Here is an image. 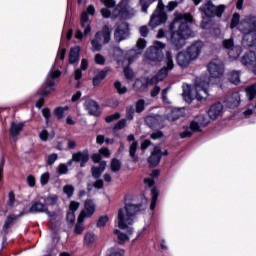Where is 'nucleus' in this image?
<instances>
[{"instance_id": "23", "label": "nucleus", "mask_w": 256, "mask_h": 256, "mask_svg": "<svg viewBox=\"0 0 256 256\" xmlns=\"http://www.w3.org/2000/svg\"><path fill=\"white\" fill-rule=\"evenodd\" d=\"M165 117L167 121H177V119L183 117V108H168Z\"/></svg>"}, {"instance_id": "31", "label": "nucleus", "mask_w": 256, "mask_h": 256, "mask_svg": "<svg viewBox=\"0 0 256 256\" xmlns=\"http://www.w3.org/2000/svg\"><path fill=\"white\" fill-rule=\"evenodd\" d=\"M132 234H133V228H128V234L122 233L119 230L114 231V235H117L119 243H126V241H129V237Z\"/></svg>"}, {"instance_id": "57", "label": "nucleus", "mask_w": 256, "mask_h": 256, "mask_svg": "<svg viewBox=\"0 0 256 256\" xmlns=\"http://www.w3.org/2000/svg\"><path fill=\"white\" fill-rule=\"evenodd\" d=\"M108 256H123V250L118 248H112Z\"/></svg>"}, {"instance_id": "40", "label": "nucleus", "mask_w": 256, "mask_h": 256, "mask_svg": "<svg viewBox=\"0 0 256 256\" xmlns=\"http://www.w3.org/2000/svg\"><path fill=\"white\" fill-rule=\"evenodd\" d=\"M96 237L95 234L88 232L85 234L84 236V244L86 245H93V243H95Z\"/></svg>"}, {"instance_id": "37", "label": "nucleus", "mask_w": 256, "mask_h": 256, "mask_svg": "<svg viewBox=\"0 0 256 256\" xmlns=\"http://www.w3.org/2000/svg\"><path fill=\"white\" fill-rule=\"evenodd\" d=\"M55 137V131L48 132L47 130H42L40 132L41 141H49V139H53Z\"/></svg>"}, {"instance_id": "55", "label": "nucleus", "mask_w": 256, "mask_h": 256, "mask_svg": "<svg viewBox=\"0 0 256 256\" xmlns=\"http://www.w3.org/2000/svg\"><path fill=\"white\" fill-rule=\"evenodd\" d=\"M41 185H47L49 183V173L45 172L40 177Z\"/></svg>"}, {"instance_id": "32", "label": "nucleus", "mask_w": 256, "mask_h": 256, "mask_svg": "<svg viewBox=\"0 0 256 256\" xmlns=\"http://www.w3.org/2000/svg\"><path fill=\"white\" fill-rule=\"evenodd\" d=\"M138 147L139 143L137 141H133L129 147V155L134 163H137V161H139V157L136 154Z\"/></svg>"}, {"instance_id": "14", "label": "nucleus", "mask_w": 256, "mask_h": 256, "mask_svg": "<svg viewBox=\"0 0 256 256\" xmlns=\"http://www.w3.org/2000/svg\"><path fill=\"white\" fill-rule=\"evenodd\" d=\"M89 15H95V6L89 5L86 12H82L81 15V27L84 29V36L87 37L91 33V24L89 23Z\"/></svg>"}, {"instance_id": "56", "label": "nucleus", "mask_w": 256, "mask_h": 256, "mask_svg": "<svg viewBox=\"0 0 256 256\" xmlns=\"http://www.w3.org/2000/svg\"><path fill=\"white\" fill-rule=\"evenodd\" d=\"M136 47H137L139 50H143V49H145V47H147V42L145 41V39L140 38V39L137 41Z\"/></svg>"}, {"instance_id": "30", "label": "nucleus", "mask_w": 256, "mask_h": 256, "mask_svg": "<svg viewBox=\"0 0 256 256\" xmlns=\"http://www.w3.org/2000/svg\"><path fill=\"white\" fill-rule=\"evenodd\" d=\"M106 167L107 162L105 161L100 162L98 167H92V177H94V179H99L103 171H105Z\"/></svg>"}, {"instance_id": "39", "label": "nucleus", "mask_w": 256, "mask_h": 256, "mask_svg": "<svg viewBox=\"0 0 256 256\" xmlns=\"http://www.w3.org/2000/svg\"><path fill=\"white\" fill-rule=\"evenodd\" d=\"M107 77V71L102 70L100 71L94 78H93V85H99L103 79Z\"/></svg>"}, {"instance_id": "33", "label": "nucleus", "mask_w": 256, "mask_h": 256, "mask_svg": "<svg viewBox=\"0 0 256 256\" xmlns=\"http://www.w3.org/2000/svg\"><path fill=\"white\" fill-rule=\"evenodd\" d=\"M146 123L149 127H155V125H161V116L159 115H150L146 117Z\"/></svg>"}, {"instance_id": "51", "label": "nucleus", "mask_w": 256, "mask_h": 256, "mask_svg": "<svg viewBox=\"0 0 256 256\" xmlns=\"http://www.w3.org/2000/svg\"><path fill=\"white\" fill-rule=\"evenodd\" d=\"M94 61L97 65H105V57L101 54H96Z\"/></svg>"}, {"instance_id": "47", "label": "nucleus", "mask_w": 256, "mask_h": 256, "mask_svg": "<svg viewBox=\"0 0 256 256\" xmlns=\"http://www.w3.org/2000/svg\"><path fill=\"white\" fill-rule=\"evenodd\" d=\"M84 229L85 228L83 227V221H79V216H78V223L75 226L74 232L76 233V235H81Z\"/></svg>"}, {"instance_id": "54", "label": "nucleus", "mask_w": 256, "mask_h": 256, "mask_svg": "<svg viewBox=\"0 0 256 256\" xmlns=\"http://www.w3.org/2000/svg\"><path fill=\"white\" fill-rule=\"evenodd\" d=\"M121 114L115 113L108 117H106V123H112V121H117V119H120Z\"/></svg>"}, {"instance_id": "7", "label": "nucleus", "mask_w": 256, "mask_h": 256, "mask_svg": "<svg viewBox=\"0 0 256 256\" xmlns=\"http://www.w3.org/2000/svg\"><path fill=\"white\" fill-rule=\"evenodd\" d=\"M141 55V51L137 50H130L127 53H125L121 48L116 47L114 48V57L119 65L129 66L135 59H137Z\"/></svg>"}, {"instance_id": "1", "label": "nucleus", "mask_w": 256, "mask_h": 256, "mask_svg": "<svg viewBox=\"0 0 256 256\" xmlns=\"http://www.w3.org/2000/svg\"><path fill=\"white\" fill-rule=\"evenodd\" d=\"M189 23H193L191 14H176L174 21L170 24V31H172L171 43L175 49H183L185 39L193 37V31H191Z\"/></svg>"}, {"instance_id": "29", "label": "nucleus", "mask_w": 256, "mask_h": 256, "mask_svg": "<svg viewBox=\"0 0 256 256\" xmlns=\"http://www.w3.org/2000/svg\"><path fill=\"white\" fill-rule=\"evenodd\" d=\"M47 211V205L41 202H33L29 212L30 213H45Z\"/></svg>"}, {"instance_id": "38", "label": "nucleus", "mask_w": 256, "mask_h": 256, "mask_svg": "<svg viewBox=\"0 0 256 256\" xmlns=\"http://www.w3.org/2000/svg\"><path fill=\"white\" fill-rule=\"evenodd\" d=\"M229 81H231V83H233L234 85H239V83H241L239 71L230 72Z\"/></svg>"}, {"instance_id": "18", "label": "nucleus", "mask_w": 256, "mask_h": 256, "mask_svg": "<svg viewBox=\"0 0 256 256\" xmlns=\"http://www.w3.org/2000/svg\"><path fill=\"white\" fill-rule=\"evenodd\" d=\"M242 65L248 67L249 69H253L254 73H256V55L255 52L250 51L246 53L241 59Z\"/></svg>"}, {"instance_id": "61", "label": "nucleus", "mask_w": 256, "mask_h": 256, "mask_svg": "<svg viewBox=\"0 0 256 256\" xmlns=\"http://www.w3.org/2000/svg\"><path fill=\"white\" fill-rule=\"evenodd\" d=\"M79 203L78 202H75V201H72L71 203H70V207H69V211L71 212V213H75V211H77V209H79Z\"/></svg>"}, {"instance_id": "21", "label": "nucleus", "mask_w": 256, "mask_h": 256, "mask_svg": "<svg viewBox=\"0 0 256 256\" xmlns=\"http://www.w3.org/2000/svg\"><path fill=\"white\" fill-rule=\"evenodd\" d=\"M201 49H203V42L198 41L192 44L187 51V54L190 56V59L195 60L199 57V53H201Z\"/></svg>"}, {"instance_id": "22", "label": "nucleus", "mask_w": 256, "mask_h": 256, "mask_svg": "<svg viewBox=\"0 0 256 256\" xmlns=\"http://www.w3.org/2000/svg\"><path fill=\"white\" fill-rule=\"evenodd\" d=\"M226 106L229 109H235V107H239V103H241V96L239 92H234L232 95L228 96L225 100Z\"/></svg>"}, {"instance_id": "24", "label": "nucleus", "mask_w": 256, "mask_h": 256, "mask_svg": "<svg viewBox=\"0 0 256 256\" xmlns=\"http://www.w3.org/2000/svg\"><path fill=\"white\" fill-rule=\"evenodd\" d=\"M221 113H223V104L216 103L210 107L208 116L210 119H212V121H215V119H217Z\"/></svg>"}, {"instance_id": "28", "label": "nucleus", "mask_w": 256, "mask_h": 256, "mask_svg": "<svg viewBox=\"0 0 256 256\" xmlns=\"http://www.w3.org/2000/svg\"><path fill=\"white\" fill-rule=\"evenodd\" d=\"M84 107L88 110L90 115H98L99 113V104H97V102L94 100H86Z\"/></svg>"}, {"instance_id": "19", "label": "nucleus", "mask_w": 256, "mask_h": 256, "mask_svg": "<svg viewBox=\"0 0 256 256\" xmlns=\"http://www.w3.org/2000/svg\"><path fill=\"white\" fill-rule=\"evenodd\" d=\"M73 155V161L75 163H80L81 167H85V164L89 162V150L79 151Z\"/></svg>"}, {"instance_id": "6", "label": "nucleus", "mask_w": 256, "mask_h": 256, "mask_svg": "<svg viewBox=\"0 0 256 256\" xmlns=\"http://www.w3.org/2000/svg\"><path fill=\"white\" fill-rule=\"evenodd\" d=\"M141 205L126 204L124 208L118 211V227L119 229H127V225H133L135 215L140 209Z\"/></svg>"}, {"instance_id": "36", "label": "nucleus", "mask_w": 256, "mask_h": 256, "mask_svg": "<svg viewBox=\"0 0 256 256\" xmlns=\"http://www.w3.org/2000/svg\"><path fill=\"white\" fill-rule=\"evenodd\" d=\"M246 94L249 101H253L256 97V83L246 88Z\"/></svg>"}, {"instance_id": "60", "label": "nucleus", "mask_w": 256, "mask_h": 256, "mask_svg": "<svg viewBox=\"0 0 256 256\" xmlns=\"http://www.w3.org/2000/svg\"><path fill=\"white\" fill-rule=\"evenodd\" d=\"M126 126H127V120L122 119V120H120V121L115 125L114 129H117V130H119V129H124V127H126Z\"/></svg>"}, {"instance_id": "27", "label": "nucleus", "mask_w": 256, "mask_h": 256, "mask_svg": "<svg viewBox=\"0 0 256 256\" xmlns=\"http://www.w3.org/2000/svg\"><path fill=\"white\" fill-rule=\"evenodd\" d=\"M79 53H81V47L75 46L71 48L70 54H69L70 65H77V63H79Z\"/></svg>"}, {"instance_id": "15", "label": "nucleus", "mask_w": 256, "mask_h": 256, "mask_svg": "<svg viewBox=\"0 0 256 256\" xmlns=\"http://www.w3.org/2000/svg\"><path fill=\"white\" fill-rule=\"evenodd\" d=\"M222 45L224 49L227 50L230 59H237L243 51L240 46H235L233 38L223 40Z\"/></svg>"}, {"instance_id": "44", "label": "nucleus", "mask_w": 256, "mask_h": 256, "mask_svg": "<svg viewBox=\"0 0 256 256\" xmlns=\"http://www.w3.org/2000/svg\"><path fill=\"white\" fill-rule=\"evenodd\" d=\"M114 87H115V89L117 90V92H118L120 95H123L124 93H127V87L122 86V85H121V82H119V81H116V82H115Z\"/></svg>"}, {"instance_id": "11", "label": "nucleus", "mask_w": 256, "mask_h": 256, "mask_svg": "<svg viewBox=\"0 0 256 256\" xmlns=\"http://www.w3.org/2000/svg\"><path fill=\"white\" fill-rule=\"evenodd\" d=\"M206 125H209V120L205 119V116H199L198 122L192 121L190 127L180 133L181 139H187V137H191L195 131H201V128L205 127Z\"/></svg>"}, {"instance_id": "3", "label": "nucleus", "mask_w": 256, "mask_h": 256, "mask_svg": "<svg viewBox=\"0 0 256 256\" xmlns=\"http://www.w3.org/2000/svg\"><path fill=\"white\" fill-rule=\"evenodd\" d=\"M165 64L166 66L163 67L156 76L152 78H142L137 79L134 83V89L135 91H139L140 93H143V91H147L149 87L153 85H157L159 81H163L165 77H167L169 71H171L175 67V63L173 62V55H171V52H166L165 57Z\"/></svg>"}, {"instance_id": "50", "label": "nucleus", "mask_w": 256, "mask_h": 256, "mask_svg": "<svg viewBox=\"0 0 256 256\" xmlns=\"http://www.w3.org/2000/svg\"><path fill=\"white\" fill-rule=\"evenodd\" d=\"M151 3H152L151 0H140L143 13H147V9H149V5H151Z\"/></svg>"}, {"instance_id": "34", "label": "nucleus", "mask_w": 256, "mask_h": 256, "mask_svg": "<svg viewBox=\"0 0 256 256\" xmlns=\"http://www.w3.org/2000/svg\"><path fill=\"white\" fill-rule=\"evenodd\" d=\"M157 177H159V170H154L148 178L144 179L145 185H147L148 187H153V185H155V179H157Z\"/></svg>"}, {"instance_id": "10", "label": "nucleus", "mask_w": 256, "mask_h": 256, "mask_svg": "<svg viewBox=\"0 0 256 256\" xmlns=\"http://www.w3.org/2000/svg\"><path fill=\"white\" fill-rule=\"evenodd\" d=\"M165 47L166 45L161 41H154L150 49L146 51V57L150 59V61H162L163 49H165Z\"/></svg>"}, {"instance_id": "41", "label": "nucleus", "mask_w": 256, "mask_h": 256, "mask_svg": "<svg viewBox=\"0 0 256 256\" xmlns=\"http://www.w3.org/2000/svg\"><path fill=\"white\" fill-rule=\"evenodd\" d=\"M65 111H69L68 106L56 108L54 110V113H55L57 119H63V117H65Z\"/></svg>"}, {"instance_id": "8", "label": "nucleus", "mask_w": 256, "mask_h": 256, "mask_svg": "<svg viewBox=\"0 0 256 256\" xmlns=\"http://www.w3.org/2000/svg\"><path fill=\"white\" fill-rule=\"evenodd\" d=\"M102 39H104V44L111 41V30L107 26H104L102 31H98L95 38L91 40L92 51H101L103 49Z\"/></svg>"}, {"instance_id": "46", "label": "nucleus", "mask_w": 256, "mask_h": 256, "mask_svg": "<svg viewBox=\"0 0 256 256\" xmlns=\"http://www.w3.org/2000/svg\"><path fill=\"white\" fill-rule=\"evenodd\" d=\"M57 195L50 194L46 197V205H55L57 203Z\"/></svg>"}, {"instance_id": "26", "label": "nucleus", "mask_w": 256, "mask_h": 256, "mask_svg": "<svg viewBox=\"0 0 256 256\" xmlns=\"http://www.w3.org/2000/svg\"><path fill=\"white\" fill-rule=\"evenodd\" d=\"M25 127V123H15L12 122L10 127V135L12 139H17L19 135H21V131H23V128Z\"/></svg>"}, {"instance_id": "16", "label": "nucleus", "mask_w": 256, "mask_h": 256, "mask_svg": "<svg viewBox=\"0 0 256 256\" xmlns=\"http://www.w3.org/2000/svg\"><path fill=\"white\" fill-rule=\"evenodd\" d=\"M95 202L91 199H87L84 202V210L81 211L79 215V221H84L87 217H92L93 213H95Z\"/></svg>"}, {"instance_id": "5", "label": "nucleus", "mask_w": 256, "mask_h": 256, "mask_svg": "<svg viewBox=\"0 0 256 256\" xmlns=\"http://www.w3.org/2000/svg\"><path fill=\"white\" fill-rule=\"evenodd\" d=\"M227 9V6L221 4L218 6H215L213 2L207 1L204 3L200 8L199 11L202 13V23L201 28L202 29H209V23L207 22V19H213V17H223V13H225V10Z\"/></svg>"}, {"instance_id": "43", "label": "nucleus", "mask_w": 256, "mask_h": 256, "mask_svg": "<svg viewBox=\"0 0 256 256\" xmlns=\"http://www.w3.org/2000/svg\"><path fill=\"white\" fill-rule=\"evenodd\" d=\"M93 187H95V189H103V180H97L95 183L93 184H88V191H92Z\"/></svg>"}, {"instance_id": "45", "label": "nucleus", "mask_w": 256, "mask_h": 256, "mask_svg": "<svg viewBox=\"0 0 256 256\" xmlns=\"http://www.w3.org/2000/svg\"><path fill=\"white\" fill-rule=\"evenodd\" d=\"M63 191L67 197H73V193H75V188L72 185H66L63 187Z\"/></svg>"}, {"instance_id": "2", "label": "nucleus", "mask_w": 256, "mask_h": 256, "mask_svg": "<svg viewBox=\"0 0 256 256\" xmlns=\"http://www.w3.org/2000/svg\"><path fill=\"white\" fill-rule=\"evenodd\" d=\"M100 2L105 5L106 8H102L100 13L104 19H131L135 15V10L129 5V1L122 0L116 7L115 0H100ZM114 10L111 12V8Z\"/></svg>"}, {"instance_id": "59", "label": "nucleus", "mask_w": 256, "mask_h": 256, "mask_svg": "<svg viewBox=\"0 0 256 256\" xmlns=\"http://www.w3.org/2000/svg\"><path fill=\"white\" fill-rule=\"evenodd\" d=\"M67 171H69V169L67 168V164H60L58 166V173L60 175H65V173H67Z\"/></svg>"}, {"instance_id": "17", "label": "nucleus", "mask_w": 256, "mask_h": 256, "mask_svg": "<svg viewBox=\"0 0 256 256\" xmlns=\"http://www.w3.org/2000/svg\"><path fill=\"white\" fill-rule=\"evenodd\" d=\"M114 37L116 41H125L129 37V25L125 22L119 24L115 30Z\"/></svg>"}, {"instance_id": "63", "label": "nucleus", "mask_w": 256, "mask_h": 256, "mask_svg": "<svg viewBox=\"0 0 256 256\" xmlns=\"http://www.w3.org/2000/svg\"><path fill=\"white\" fill-rule=\"evenodd\" d=\"M163 137V132L162 131H155L151 134V139L156 141V139H161Z\"/></svg>"}, {"instance_id": "9", "label": "nucleus", "mask_w": 256, "mask_h": 256, "mask_svg": "<svg viewBox=\"0 0 256 256\" xmlns=\"http://www.w3.org/2000/svg\"><path fill=\"white\" fill-rule=\"evenodd\" d=\"M163 9H165L163 0H159L158 6L149 21V26L152 27V29H155V27H159V25H163V23L167 21V14H165V11H163Z\"/></svg>"}, {"instance_id": "52", "label": "nucleus", "mask_w": 256, "mask_h": 256, "mask_svg": "<svg viewBox=\"0 0 256 256\" xmlns=\"http://www.w3.org/2000/svg\"><path fill=\"white\" fill-rule=\"evenodd\" d=\"M66 49L65 48H61L59 51H58V54L56 56V63H59V59L60 61H63V59H65V53H66Z\"/></svg>"}, {"instance_id": "42", "label": "nucleus", "mask_w": 256, "mask_h": 256, "mask_svg": "<svg viewBox=\"0 0 256 256\" xmlns=\"http://www.w3.org/2000/svg\"><path fill=\"white\" fill-rule=\"evenodd\" d=\"M121 169V161L117 159H113L111 162V171L114 173H117Z\"/></svg>"}, {"instance_id": "64", "label": "nucleus", "mask_w": 256, "mask_h": 256, "mask_svg": "<svg viewBox=\"0 0 256 256\" xmlns=\"http://www.w3.org/2000/svg\"><path fill=\"white\" fill-rule=\"evenodd\" d=\"M68 223H75V212H68L66 217Z\"/></svg>"}, {"instance_id": "35", "label": "nucleus", "mask_w": 256, "mask_h": 256, "mask_svg": "<svg viewBox=\"0 0 256 256\" xmlns=\"http://www.w3.org/2000/svg\"><path fill=\"white\" fill-rule=\"evenodd\" d=\"M151 195H152V201L150 204V209H151V211H154L155 207L157 205V199L159 197V190H157V188H152Z\"/></svg>"}, {"instance_id": "20", "label": "nucleus", "mask_w": 256, "mask_h": 256, "mask_svg": "<svg viewBox=\"0 0 256 256\" xmlns=\"http://www.w3.org/2000/svg\"><path fill=\"white\" fill-rule=\"evenodd\" d=\"M161 162V148L159 146H155L153 152L148 158V163L150 167H157Z\"/></svg>"}, {"instance_id": "49", "label": "nucleus", "mask_w": 256, "mask_h": 256, "mask_svg": "<svg viewBox=\"0 0 256 256\" xmlns=\"http://www.w3.org/2000/svg\"><path fill=\"white\" fill-rule=\"evenodd\" d=\"M145 110V100L140 99L136 103V113H141Z\"/></svg>"}, {"instance_id": "62", "label": "nucleus", "mask_w": 256, "mask_h": 256, "mask_svg": "<svg viewBox=\"0 0 256 256\" xmlns=\"http://www.w3.org/2000/svg\"><path fill=\"white\" fill-rule=\"evenodd\" d=\"M57 158H58L57 154H50L47 160L48 165H53V163L57 161Z\"/></svg>"}, {"instance_id": "48", "label": "nucleus", "mask_w": 256, "mask_h": 256, "mask_svg": "<svg viewBox=\"0 0 256 256\" xmlns=\"http://www.w3.org/2000/svg\"><path fill=\"white\" fill-rule=\"evenodd\" d=\"M15 219H17V216L15 215H10L6 221H5V224H4V229L7 230L9 229V227H11V225L13 224V221H15Z\"/></svg>"}, {"instance_id": "58", "label": "nucleus", "mask_w": 256, "mask_h": 256, "mask_svg": "<svg viewBox=\"0 0 256 256\" xmlns=\"http://www.w3.org/2000/svg\"><path fill=\"white\" fill-rule=\"evenodd\" d=\"M124 75L126 79H133V70L129 67H124Z\"/></svg>"}, {"instance_id": "25", "label": "nucleus", "mask_w": 256, "mask_h": 256, "mask_svg": "<svg viewBox=\"0 0 256 256\" xmlns=\"http://www.w3.org/2000/svg\"><path fill=\"white\" fill-rule=\"evenodd\" d=\"M176 61L180 67H188V65L191 63L192 58L191 56L186 52H180L178 53L176 57Z\"/></svg>"}, {"instance_id": "12", "label": "nucleus", "mask_w": 256, "mask_h": 256, "mask_svg": "<svg viewBox=\"0 0 256 256\" xmlns=\"http://www.w3.org/2000/svg\"><path fill=\"white\" fill-rule=\"evenodd\" d=\"M58 77H61V71L56 70H50L46 82H45V88H43L40 91V95L42 97H47V95H49V93L55 91V88H53V86L55 85V79H58Z\"/></svg>"}, {"instance_id": "4", "label": "nucleus", "mask_w": 256, "mask_h": 256, "mask_svg": "<svg viewBox=\"0 0 256 256\" xmlns=\"http://www.w3.org/2000/svg\"><path fill=\"white\" fill-rule=\"evenodd\" d=\"M210 83L215 82H213V80H209L206 78H197L194 88L189 84H183L182 97L184 101H186V103H191L193 99L203 101V99L209 97Z\"/></svg>"}, {"instance_id": "13", "label": "nucleus", "mask_w": 256, "mask_h": 256, "mask_svg": "<svg viewBox=\"0 0 256 256\" xmlns=\"http://www.w3.org/2000/svg\"><path fill=\"white\" fill-rule=\"evenodd\" d=\"M208 71L212 79H221L225 73V66L220 59H214L208 64Z\"/></svg>"}, {"instance_id": "53", "label": "nucleus", "mask_w": 256, "mask_h": 256, "mask_svg": "<svg viewBox=\"0 0 256 256\" xmlns=\"http://www.w3.org/2000/svg\"><path fill=\"white\" fill-rule=\"evenodd\" d=\"M108 221H109L108 216H101L98 220L97 226L98 227H105V225H107Z\"/></svg>"}]
</instances>
